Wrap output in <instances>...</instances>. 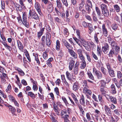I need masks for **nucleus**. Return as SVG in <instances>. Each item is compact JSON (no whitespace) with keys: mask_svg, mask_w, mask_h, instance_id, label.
Returning a JSON list of instances; mask_svg holds the SVG:
<instances>
[{"mask_svg":"<svg viewBox=\"0 0 122 122\" xmlns=\"http://www.w3.org/2000/svg\"><path fill=\"white\" fill-rule=\"evenodd\" d=\"M79 87V84L78 82H74L73 85V90L75 91L76 92L78 91Z\"/></svg>","mask_w":122,"mask_h":122,"instance_id":"obj_9","label":"nucleus"},{"mask_svg":"<svg viewBox=\"0 0 122 122\" xmlns=\"http://www.w3.org/2000/svg\"><path fill=\"white\" fill-rule=\"evenodd\" d=\"M55 111L56 113V114L58 115H59L61 113V111L59 109L58 107L53 108Z\"/></svg>","mask_w":122,"mask_h":122,"instance_id":"obj_40","label":"nucleus"},{"mask_svg":"<svg viewBox=\"0 0 122 122\" xmlns=\"http://www.w3.org/2000/svg\"><path fill=\"white\" fill-rule=\"evenodd\" d=\"M104 109L107 114L108 115H110L111 114V111L110 109L107 105H105Z\"/></svg>","mask_w":122,"mask_h":122,"instance_id":"obj_15","label":"nucleus"},{"mask_svg":"<svg viewBox=\"0 0 122 122\" xmlns=\"http://www.w3.org/2000/svg\"><path fill=\"white\" fill-rule=\"evenodd\" d=\"M63 43L65 46L68 49L69 47H70V45L66 41H63Z\"/></svg>","mask_w":122,"mask_h":122,"instance_id":"obj_55","label":"nucleus"},{"mask_svg":"<svg viewBox=\"0 0 122 122\" xmlns=\"http://www.w3.org/2000/svg\"><path fill=\"white\" fill-rule=\"evenodd\" d=\"M43 56L44 59L45 60H46L48 58V55L47 53L46 52H43Z\"/></svg>","mask_w":122,"mask_h":122,"instance_id":"obj_54","label":"nucleus"},{"mask_svg":"<svg viewBox=\"0 0 122 122\" xmlns=\"http://www.w3.org/2000/svg\"><path fill=\"white\" fill-rule=\"evenodd\" d=\"M8 97L9 99L13 102L15 100L14 97L11 95H9Z\"/></svg>","mask_w":122,"mask_h":122,"instance_id":"obj_58","label":"nucleus"},{"mask_svg":"<svg viewBox=\"0 0 122 122\" xmlns=\"http://www.w3.org/2000/svg\"><path fill=\"white\" fill-rule=\"evenodd\" d=\"M80 102L81 104L84 105L85 104V102L84 97L82 96L81 99L80 100Z\"/></svg>","mask_w":122,"mask_h":122,"instance_id":"obj_49","label":"nucleus"},{"mask_svg":"<svg viewBox=\"0 0 122 122\" xmlns=\"http://www.w3.org/2000/svg\"><path fill=\"white\" fill-rule=\"evenodd\" d=\"M45 44L46 43V45L48 46H49L51 45V42H50V40L48 37H47L45 39Z\"/></svg>","mask_w":122,"mask_h":122,"instance_id":"obj_27","label":"nucleus"},{"mask_svg":"<svg viewBox=\"0 0 122 122\" xmlns=\"http://www.w3.org/2000/svg\"><path fill=\"white\" fill-rule=\"evenodd\" d=\"M102 29L104 35L106 36H107L108 35V31L106 26L104 24H103L102 25Z\"/></svg>","mask_w":122,"mask_h":122,"instance_id":"obj_7","label":"nucleus"},{"mask_svg":"<svg viewBox=\"0 0 122 122\" xmlns=\"http://www.w3.org/2000/svg\"><path fill=\"white\" fill-rule=\"evenodd\" d=\"M100 88V91L102 95H105L107 93V91L105 89V87H101Z\"/></svg>","mask_w":122,"mask_h":122,"instance_id":"obj_19","label":"nucleus"},{"mask_svg":"<svg viewBox=\"0 0 122 122\" xmlns=\"http://www.w3.org/2000/svg\"><path fill=\"white\" fill-rule=\"evenodd\" d=\"M120 47L118 46H115V51L116 52L115 55H117L118 53L120 52Z\"/></svg>","mask_w":122,"mask_h":122,"instance_id":"obj_37","label":"nucleus"},{"mask_svg":"<svg viewBox=\"0 0 122 122\" xmlns=\"http://www.w3.org/2000/svg\"><path fill=\"white\" fill-rule=\"evenodd\" d=\"M87 74L88 76L90 79L92 80H93L94 79V77L90 71L88 72H87Z\"/></svg>","mask_w":122,"mask_h":122,"instance_id":"obj_48","label":"nucleus"},{"mask_svg":"<svg viewBox=\"0 0 122 122\" xmlns=\"http://www.w3.org/2000/svg\"><path fill=\"white\" fill-rule=\"evenodd\" d=\"M109 46L108 44L105 43L104 44V46L102 47V50L104 53H105L107 50H109Z\"/></svg>","mask_w":122,"mask_h":122,"instance_id":"obj_17","label":"nucleus"},{"mask_svg":"<svg viewBox=\"0 0 122 122\" xmlns=\"http://www.w3.org/2000/svg\"><path fill=\"white\" fill-rule=\"evenodd\" d=\"M44 29L45 28H42L41 29H40V30L37 33V36L39 39L40 38L41 36L43 34Z\"/></svg>","mask_w":122,"mask_h":122,"instance_id":"obj_20","label":"nucleus"},{"mask_svg":"<svg viewBox=\"0 0 122 122\" xmlns=\"http://www.w3.org/2000/svg\"><path fill=\"white\" fill-rule=\"evenodd\" d=\"M47 37H46L45 36H43L41 39V41L42 42V44L43 45H44L45 44V39Z\"/></svg>","mask_w":122,"mask_h":122,"instance_id":"obj_50","label":"nucleus"},{"mask_svg":"<svg viewBox=\"0 0 122 122\" xmlns=\"http://www.w3.org/2000/svg\"><path fill=\"white\" fill-rule=\"evenodd\" d=\"M117 76L118 77L119 79L121 78L122 76V74L121 71H118L117 72Z\"/></svg>","mask_w":122,"mask_h":122,"instance_id":"obj_64","label":"nucleus"},{"mask_svg":"<svg viewBox=\"0 0 122 122\" xmlns=\"http://www.w3.org/2000/svg\"><path fill=\"white\" fill-rule=\"evenodd\" d=\"M29 18L30 17V16H32L33 18L36 20H38L39 19V18L38 15L35 13L32 12L30 10L29 11Z\"/></svg>","mask_w":122,"mask_h":122,"instance_id":"obj_3","label":"nucleus"},{"mask_svg":"<svg viewBox=\"0 0 122 122\" xmlns=\"http://www.w3.org/2000/svg\"><path fill=\"white\" fill-rule=\"evenodd\" d=\"M117 25L116 24H113L112 25V28L114 30H116L117 29Z\"/></svg>","mask_w":122,"mask_h":122,"instance_id":"obj_63","label":"nucleus"},{"mask_svg":"<svg viewBox=\"0 0 122 122\" xmlns=\"http://www.w3.org/2000/svg\"><path fill=\"white\" fill-rule=\"evenodd\" d=\"M80 42L81 43V44L85 47H86L87 45L88 46L89 42L86 41H85L84 39L82 38L81 39Z\"/></svg>","mask_w":122,"mask_h":122,"instance_id":"obj_14","label":"nucleus"},{"mask_svg":"<svg viewBox=\"0 0 122 122\" xmlns=\"http://www.w3.org/2000/svg\"><path fill=\"white\" fill-rule=\"evenodd\" d=\"M22 20L21 17L20 15L17 17L18 22L20 24L22 23L27 28H28L29 26V23L27 21V13L25 12H22Z\"/></svg>","mask_w":122,"mask_h":122,"instance_id":"obj_1","label":"nucleus"},{"mask_svg":"<svg viewBox=\"0 0 122 122\" xmlns=\"http://www.w3.org/2000/svg\"><path fill=\"white\" fill-rule=\"evenodd\" d=\"M92 16L94 21V22H97L98 20L97 15L95 12L93 11V12L92 14Z\"/></svg>","mask_w":122,"mask_h":122,"instance_id":"obj_18","label":"nucleus"},{"mask_svg":"<svg viewBox=\"0 0 122 122\" xmlns=\"http://www.w3.org/2000/svg\"><path fill=\"white\" fill-rule=\"evenodd\" d=\"M92 7H90L88 5H86V6L85 7V9L87 11V13L88 14H89L90 13L91 11L90 8H92Z\"/></svg>","mask_w":122,"mask_h":122,"instance_id":"obj_46","label":"nucleus"},{"mask_svg":"<svg viewBox=\"0 0 122 122\" xmlns=\"http://www.w3.org/2000/svg\"><path fill=\"white\" fill-rule=\"evenodd\" d=\"M114 117L112 116H111L110 118V122H117L119 120V118L116 115L114 116Z\"/></svg>","mask_w":122,"mask_h":122,"instance_id":"obj_11","label":"nucleus"},{"mask_svg":"<svg viewBox=\"0 0 122 122\" xmlns=\"http://www.w3.org/2000/svg\"><path fill=\"white\" fill-rule=\"evenodd\" d=\"M61 99L64 103H65L66 106H67L69 105L66 98L65 97L62 96L61 97Z\"/></svg>","mask_w":122,"mask_h":122,"instance_id":"obj_26","label":"nucleus"},{"mask_svg":"<svg viewBox=\"0 0 122 122\" xmlns=\"http://www.w3.org/2000/svg\"><path fill=\"white\" fill-rule=\"evenodd\" d=\"M17 46L21 52H24L26 51V49H24V46L22 43L19 40L17 41Z\"/></svg>","mask_w":122,"mask_h":122,"instance_id":"obj_2","label":"nucleus"},{"mask_svg":"<svg viewBox=\"0 0 122 122\" xmlns=\"http://www.w3.org/2000/svg\"><path fill=\"white\" fill-rule=\"evenodd\" d=\"M56 49L57 50H59L60 48V44L59 41L57 40L56 41Z\"/></svg>","mask_w":122,"mask_h":122,"instance_id":"obj_32","label":"nucleus"},{"mask_svg":"<svg viewBox=\"0 0 122 122\" xmlns=\"http://www.w3.org/2000/svg\"><path fill=\"white\" fill-rule=\"evenodd\" d=\"M76 33L77 35V37L78 39H81V38L80 37V30H76Z\"/></svg>","mask_w":122,"mask_h":122,"instance_id":"obj_61","label":"nucleus"},{"mask_svg":"<svg viewBox=\"0 0 122 122\" xmlns=\"http://www.w3.org/2000/svg\"><path fill=\"white\" fill-rule=\"evenodd\" d=\"M11 88V86L10 84H9L6 90V92L8 93H10V90Z\"/></svg>","mask_w":122,"mask_h":122,"instance_id":"obj_42","label":"nucleus"},{"mask_svg":"<svg viewBox=\"0 0 122 122\" xmlns=\"http://www.w3.org/2000/svg\"><path fill=\"white\" fill-rule=\"evenodd\" d=\"M15 6L17 10H19L20 11H21L22 7H21V6H20V5L16 4L15 5Z\"/></svg>","mask_w":122,"mask_h":122,"instance_id":"obj_47","label":"nucleus"},{"mask_svg":"<svg viewBox=\"0 0 122 122\" xmlns=\"http://www.w3.org/2000/svg\"><path fill=\"white\" fill-rule=\"evenodd\" d=\"M114 8L115 10L117 12H119L120 11V7L117 4H116L114 5Z\"/></svg>","mask_w":122,"mask_h":122,"instance_id":"obj_24","label":"nucleus"},{"mask_svg":"<svg viewBox=\"0 0 122 122\" xmlns=\"http://www.w3.org/2000/svg\"><path fill=\"white\" fill-rule=\"evenodd\" d=\"M93 73L95 74L96 76L98 79H100L102 78V74L101 73L97 70L95 68H93Z\"/></svg>","mask_w":122,"mask_h":122,"instance_id":"obj_4","label":"nucleus"},{"mask_svg":"<svg viewBox=\"0 0 122 122\" xmlns=\"http://www.w3.org/2000/svg\"><path fill=\"white\" fill-rule=\"evenodd\" d=\"M106 97L107 100H109V99H110L111 102H112L114 104H116L117 103V100L115 97L112 96H110L108 95L106 96Z\"/></svg>","mask_w":122,"mask_h":122,"instance_id":"obj_6","label":"nucleus"},{"mask_svg":"<svg viewBox=\"0 0 122 122\" xmlns=\"http://www.w3.org/2000/svg\"><path fill=\"white\" fill-rule=\"evenodd\" d=\"M73 38L76 43H77L80 46H81V44L79 42V41H80L81 40H80L79 39H77L75 37H73Z\"/></svg>","mask_w":122,"mask_h":122,"instance_id":"obj_45","label":"nucleus"},{"mask_svg":"<svg viewBox=\"0 0 122 122\" xmlns=\"http://www.w3.org/2000/svg\"><path fill=\"white\" fill-rule=\"evenodd\" d=\"M100 69L101 71L105 75H107L106 69L105 68L102 66H101Z\"/></svg>","mask_w":122,"mask_h":122,"instance_id":"obj_41","label":"nucleus"},{"mask_svg":"<svg viewBox=\"0 0 122 122\" xmlns=\"http://www.w3.org/2000/svg\"><path fill=\"white\" fill-rule=\"evenodd\" d=\"M79 65V62L76 61L73 68V71L75 74H77L78 72V66Z\"/></svg>","mask_w":122,"mask_h":122,"instance_id":"obj_8","label":"nucleus"},{"mask_svg":"<svg viewBox=\"0 0 122 122\" xmlns=\"http://www.w3.org/2000/svg\"><path fill=\"white\" fill-rule=\"evenodd\" d=\"M50 117L52 120V122H58L52 115H50Z\"/></svg>","mask_w":122,"mask_h":122,"instance_id":"obj_59","label":"nucleus"},{"mask_svg":"<svg viewBox=\"0 0 122 122\" xmlns=\"http://www.w3.org/2000/svg\"><path fill=\"white\" fill-rule=\"evenodd\" d=\"M73 38L76 43H77L80 46H81V44L79 42V41H80L81 40H80L79 39H77L75 37H73Z\"/></svg>","mask_w":122,"mask_h":122,"instance_id":"obj_44","label":"nucleus"},{"mask_svg":"<svg viewBox=\"0 0 122 122\" xmlns=\"http://www.w3.org/2000/svg\"><path fill=\"white\" fill-rule=\"evenodd\" d=\"M86 64L85 60L82 61V63L81 64V68L83 69L86 66Z\"/></svg>","mask_w":122,"mask_h":122,"instance_id":"obj_39","label":"nucleus"},{"mask_svg":"<svg viewBox=\"0 0 122 122\" xmlns=\"http://www.w3.org/2000/svg\"><path fill=\"white\" fill-rule=\"evenodd\" d=\"M95 116L96 117V119H98V117L100 116L101 113L97 109L95 110L94 112Z\"/></svg>","mask_w":122,"mask_h":122,"instance_id":"obj_23","label":"nucleus"},{"mask_svg":"<svg viewBox=\"0 0 122 122\" xmlns=\"http://www.w3.org/2000/svg\"><path fill=\"white\" fill-rule=\"evenodd\" d=\"M85 53L86 56L87 60L91 62V59L90 55L89 54V53L86 51L85 52Z\"/></svg>","mask_w":122,"mask_h":122,"instance_id":"obj_38","label":"nucleus"},{"mask_svg":"<svg viewBox=\"0 0 122 122\" xmlns=\"http://www.w3.org/2000/svg\"><path fill=\"white\" fill-rule=\"evenodd\" d=\"M63 31L64 35H66V36L67 37L69 34L68 30L66 28H65L64 30Z\"/></svg>","mask_w":122,"mask_h":122,"instance_id":"obj_60","label":"nucleus"},{"mask_svg":"<svg viewBox=\"0 0 122 122\" xmlns=\"http://www.w3.org/2000/svg\"><path fill=\"white\" fill-rule=\"evenodd\" d=\"M102 14L106 17H107L109 15V12L108 9L102 11Z\"/></svg>","mask_w":122,"mask_h":122,"instance_id":"obj_21","label":"nucleus"},{"mask_svg":"<svg viewBox=\"0 0 122 122\" xmlns=\"http://www.w3.org/2000/svg\"><path fill=\"white\" fill-rule=\"evenodd\" d=\"M27 95L28 96H30L33 99L35 97V94L32 92H29Z\"/></svg>","mask_w":122,"mask_h":122,"instance_id":"obj_43","label":"nucleus"},{"mask_svg":"<svg viewBox=\"0 0 122 122\" xmlns=\"http://www.w3.org/2000/svg\"><path fill=\"white\" fill-rule=\"evenodd\" d=\"M66 77L68 80H71V76L70 73L68 71H67L66 72Z\"/></svg>","mask_w":122,"mask_h":122,"instance_id":"obj_35","label":"nucleus"},{"mask_svg":"<svg viewBox=\"0 0 122 122\" xmlns=\"http://www.w3.org/2000/svg\"><path fill=\"white\" fill-rule=\"evenodd\" d=\"M35 7L39 14L41 15L42 13L41 11V6L40 4L38 2H36L35 5Z\"/></svg>","mask_w":122,"mask_h":122,"instance_id":"obj_5","label":"nucleus"},{"mask_svg":"<svg viewBox=\"0 0 122 122\" xmlns=\"http://www.w3.org/2000/svg\"><path fill=\"white\" fill-rule=\"evenodd\" d=\"M88 46H89L90 47H92L93 48H94L96 47L95 45L94 44L93 42H89Z\"/></svg>","mask_w":122,"mask_h":122,"instance_id":"obj_57","label":"nucleus"},{"mask_svg":"<svg viewBox=\"0 0 122 122\" xmlns=\"http://www.w3.org/2000/svg\"><path fill=\"white\" fill-rule=\"evenodd\" d=\"M115 51L113 49L110 50L108 54V56L110 57H112L114 54H115Z\"/></svg>","mask_w":122,"mask_h":122,"instance_id":"obj_31","label":"nucleus"},{"mask_svg":"<svg viewBox=\"0 0 122 122\" xmlns=\"http://www.w3.org/2000/svg\"><path fill=\"white\" fill-rule=\"evenodd\" d=\"M108 72L111 76L112 77L115 76V74L114 73V71L112 69L108 71Z\"/></svg>","mask_w":122,"mask_h":122,"instance_id":"obj_29","label":"nucleus"},{"mask_svg":"<svg viewBox=\"0 0 122 122\" xmlns=\"http://www.w3.org/2000/svg\"><path fill=\"white\" fill-rule=\"evenodd\" d=\"M54 91L55 92L57 96L59 95V91L58 88L56 87L54 89Z\"/></svg>","mask_w":122,"mask_h":122,"instance_id":"obj_62","label":"nucleus"},{"mask_svg":"<svg viewBox=\"0 0 122 122\" xmlns=\"http://www.w3.org/2000/svg\"><path fill=\"white\" fill-rule=\"evenodd\" d=\"M111 89V92L113 94H114L117 93V91L116 90V87L115 85L113 84H112L110 87Z\"/></svg>","mask_w":122,"mask_h":122,"instance_id":"obj_12","label":"nucleus"},{"mask_svg":"<svg viewBox=\"0 0 122 122\" xmlns=\"http://www.w3.org/2000/svg\"><path fill=\"white\" fill-rule=\"evenodd\" d=\"M23 0H19V3L21 5V7L22 8H23V9H26V7L24 5Z\"/></svg>","mask_w":122,"mask_h":122,"instance_id":"obj_56","label":"nucleus"},{"mask_svg":"<svg viewBox=\"0 0 122 122\" xmlns=\"http://www.w3.org/2000/svg\"><path fill=\"white\" fill-rule=\"evenodd\" d=\"M18 72V73L21 76H23L25 75V73L24 71L20 69L17 68L16 69Z\"/></svg>","mask_w":122,"mask_h":122,"instance_id":"obj_25","label":"nucleus"},{"mask_svg":"<svg viewBox=\"0 0 122 122\" xmlns=\"http://www.w3.org/2000/svg\"><path fill=\"white\" fill-rule=\"evenodd\" d=\"M97 54L98 55L100 56L101 55V53L102 52L101 50L100 47L97 46Z\"/></svg>","mask_w":122,"mask_h":122,"instance_id":"obj_51","label":"nucleus"},{"mask_svg":"<svg viewBox=\"0 0 122 122\" xmlns=\"http://www.w3.org/2000/svg\"><path fill=\"white\" fill-rule=\"evenodd\" d=\"M68 51L71 55L74 58H77V55L72 50L68 49Z\"/></svg>","mask_w":122,"mask_h":122,"instance_id":"obj_10","label":"nucleus"},{"mask_svg":"<svg viewBox=\"0 0 122 122\" xmlns=\"http://www.w3.org/2000/svg\"><path fill=\"white\" fill-rule=\"evenodd\" d=\"M100 82L101 85L100 86V87H105L106 83V82L105 81L103 80H101Z\"/></svg>","mask_w":122,"mask_h":122,"instance_id":"obj_53","label":"nucleus"},{"mask_svg":"<svg viewBox=\"0 0 122 122\" xmlns=\"http://www.w3.org/2000/svg\"><path fill=\"white\" fill-rule=\"evenodd\" d=\"M53 9V6L52 3L50 2L49 3L48 5L47 6V10L49 12H52Z\"/></svg>","mask_w":122,"mask_h":122,"instance_id":"obj_13","label":"nucleus"},{"mask_svg":"<svg viewBox=\"0 0 122 122\" xmlns=\"http://www.w3.org/2000/svg\"><path fill=\"white\" fill-rule=\"evenodd\" d=\"M24 52L25 53V55L29 61L30 62L31 61V60L28 52L26 50V51H25V52Z\"/></svg>","mask_w":122,"mask_h":122,"instance_id":"obj_34","label":"nucleus"},{"mask_svg":"<svg viewBox=\"0 0 122 122\" xmlns=\"http://www.w3.org/2000/svg\"><path fill=\"white\" fill-rule=\"evenodd\" d=\"M3 44L5 46L9 51H11L12 50L11 47L10 46L8 45L6 43L4 42Z\"/></svg>","mask_w":122,"mask_h":122,"instance_id":"obj_33","label":"nucleus"},{"mask_svg":"<svg viewBox=\"0 0 122 122\" xmlns=\"http://www.w3.org/2000/svg\"><path fill=\"white\" fill-rule=\"evenodd\" d=\"M57 6L59 9H61L62 8V5L60 0H57Z\"/></svg>","mask_w":122,"mask_h":122,"instance_id":"obj_36","label":"nucleus"},{"mask_svg":"<svg viewBox=\"0 0 122 122\" xmlns=\"http://www.w3.org/2000/svg\"><path fill=\"white\" fill-rule=\"evenodd\" d=\"M10 109L13 115V116L15 115V116H16V114L15 113V112L16 111V109L15 108L11 106L10 107Z\"/></svg>","mask_w":122,"mask_h":122,"instance_id":"obj_22","label":"nucleus"},{"mask_svg":"<svg viewBox=\"0 0 122 122\" xmlns=\"http://www.w3.org/2000/svg\"><path fill=\"white\" fill-rule=\"evenodd\" d=\"M96 10L98 16H100L101 15V11L98 7L96 6Z\"/></svg>","mask_w":122,"mask_h":122,"instance_id":"obj_52","label":"nucleus"},{"mask_svg":"<svg viewBox=\"0 0 122 122\" xmlns=\"http://www.w3.org/2000/svg\"><path fill=\"white\" fill-rule=\"evenodd\" d=\"M75 63V61L73 60L71 61L69 64V69L70 71L72 70L73 68Z\"/></svg>","mask_w":122,"mask_h":122,"instance_id":"obj_16","label":"nucleus"},{"mask_svg":"<svg viewBox=\"0 0 122 122\" xmlns=\"http://www.w3.org/2000/svg\"><path fill=\"white\" fill-rule=\"evenodd\" d=\"M100 7L102 11L107 9V6L104 4H101Z\"/></svg>","mask_w":122,"mask_h":122,"instance_id":"obj_28","label":"nucleus"},{"mask_svg":"<svg viewBox=\"0 0 122 122\" xmlns=\"http://www.w3.org/2000/svg\"><path fill=\"white\" fill-rule=\"evenodd\" d=\"M71 96L76 103L78 102V100L76 95L73 93H72L71 94Z\"/></svg>","mask_w":122,"mask_h":122,"instance_id":"obj_30","label":"nucleus"}]
</instances>
